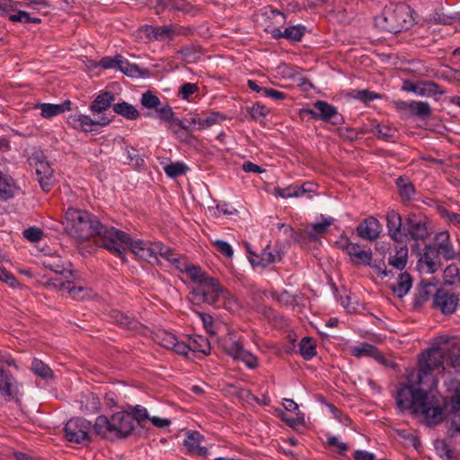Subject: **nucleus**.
<instances>
[{"mask_svg": "<svg viewBox=\"0 0 460 460\" xmlns=\"http://www.w3.org/2000/svg\"><path fill=\"white\" fill-rule=\"evenodd\" d=\"M439 214L448 224L460 227V214L450 211L447 208L439 209Z\"/></svg>", "mask_w": 460, "mask_h": 460, "instance_id": "57", "label": "nucleus"}, {"mask_svg": "<svg viewBox=\"0 0 460 460\" xmlns=\"http://www.w3.org/2000/svg\"><path fill=\"white\" fill-rule=\"evenodd\" d=\"M237 360H241L250 369H255L258 367V358L250 351L244 349Z\"/></svg>", "mask_w": 460, "mask_h": 460, "instance_id": "58", "label": "nucleus"}, {"mask_svg": "<svg viewBox=\"0 0 460 460\" xmlns=\"http://www.w3.org/2000/svg\"><path fill=\"white\" fill-rule=\"evenodd\" d=\"M126 161L124 164L131 165L135 170L141 171L146 168L144 158L138 154V151L131 146L125 147Z\"/></svg>", "mask_w": 460, "mask_h": 460, "instance_id": "34", "label": "nucleus"}, {"mask_svg": "<svg viewBox=\"0 0 460 460\" xmlns=\"http://www.w3.org/2000/svg\"><path fill=\"white\" fill-rule=\"evenodd\" d=\"M49 285H53L55 288L66 294L75 300H84L90 296L91 290L82 286H75L73 281L63 280L60 278L50 280Z\"/></svg>", "mask_w": 460, "mask_h": 460, "instance_id": "16", "label": "nucleus"}, {"mask_svg": "<svg viewBox=\"0 0 460 460\" xmlns=\"http://www.w3.org/2000/svg\"><path fill=\"white\" fill-rule=\"evenodd\" d=\"M130 413L134 416L135 426L143 420H149L150 418L147 410L141 405L135 406Z\"/></svg>", "mask_w": 460, "mask_h": 460, "instance_id": "61", "label": "nucleus"}, {"mask_svg": "<svg viewBox=\"0 0 460 460\" xmlns=\"http://www.w3.org/2000/svg\"><path fill=\"white\" fill-rule=\"evenodd\" d=\"M177 337L165 330H158L154 332V341L164 348L171 349L172 346H175L174 341Z\"/></svg>", "mask_w": 460, "mask_h": 460, "instance_id": "41", "label": "nucleus"}, {"mask_svg": "<svg viewBox=\"0 0 460 460\" xmlns=\"http://www.w3.org/2000/svg\"><path fill=\"white\" fill-rule=\"evenodd\" d=\"M382 226L375 217H367L356 227L358 236L364 240L375 241L381 233Z\"/></svg>", "mask_w": 460, "mask_h": 460, "instance_id": "17", "label": "nucleus"}, {"mask_svg": "<svg viewBox=\"0 0 460 460\" xmlns=\"http://www.w3.org/2000/svg\"><path fill=\"white\" fill-rule=\"evenodd\" d=\"M458 304V296L443 288H438L433 294V307L444 314H453Z\"/></svg>", "mask_w": 460, "mask_h": 460, "instance_id": "15", "label": "nucleus"}, {"mask_svg": "<svg viewBox=\"0 0 460 460\" xmlns=\"http://www.w3.org/2000/svg\"><path fill=\"white\" fill-rule=\"evenodd\" d=\"M270 32L272 38L276 40L284 38L289 41L299 42L302 40L305 35V27L302 24H297L288 26L284 31L280 30L278 27H274L270 30Z\"/></svg>", "mask_w": 460, "mask_h": 460, "instance_id": "20", "label": "nucleus"}, {"mask_svg": "<svg viewBox=\"0 0 460 460\" xmlns=\"http://www.w3.org/2000/svg\"><path fill=\"white\" fill-rule=\"evenodd\" d=\"M349 350L350 354L358 358L367 357L383 359V355L378 349L368 342H362L358 345L352 346Z\"/></svg>", "mask_w": 460, "mask_h": 460, "instance_id": "24", "label": "nucleus"}, {"mask_svg": "<svg viewBox=\"0 0 460 460\" xmlns=\"http://www.w3.org/2000/svg\"><path fill=\"white\" fill-rule=\"evenodd\" d=\"M349 260L354 265H370L373 260V252L370 248L364 249L358 243H354L348 253Z\"/></svg>", "mask_w": 460, "mask_h": 460, "instance_id": "21", "label": "nucleus"}, {"mask_svg": "<svg viewBox=\"0 0 460 460\" xmlns=\"http://www.w3.org/2000/svg\"><path fill=\"white\" fill-rule=\"evenodd\" d=\"M190 348L193 352H201L204 355L210 354L211 346L208 338L197 335L190 339Z\"/></svg>", "mask_w": 460, "mask_h": 460, "instance_id": "42", "label": "nucleus"}, {"mask_svg": "<svg viewBox=\"0 0 460 460\" xmlns=\"http://www.w3.org/2000/svg\"><path fill=\"white\" fill-rule=\"evenodd\" d=\"M37 108L40 110V116L47 119H51L54 117L71 110V102L66 100L61 103H39Z\"/></svg>", "mask_w": 460, "mask_h": 460, "instance_id": "22", "label": "nucleus"}, {"mask_svg": "<svg viewBox=\"0 0 460 460\" xmlns=\"http://www.w3.org/2000/svg\"><path fill=\"white\" fill-rule=\"evenodd\" d=\"M15 383L14 376L0 367V394L8 401L14 397L13 385Z\"/></svg>", "mask_w": 460, "mask_h": 460, "instance_id": "26", "label": "nucleus"}, {"mask_svg": "<svg viewBox=\"0 0 460 460\" xmlns=\"http://www.w3.org/2000/svg\"><path fill=\"white\" fill-rule=\"evenodd\" d=\"M449 349V343L444 342L439 346H433L421 353L419 360L418 383L420 385H426L427 388L435 390L438 385V379L431 374L435 369L444 370L446 352Z\"/></svg>", "mask_w": 460, "mask_h": 460, "instance_id": "7", "label": "nucleus"}, {"mask_svg": "<svg viewBox=\"0 0 460 460\" xmlns=\"http://www.w3.org/2000/svg\"><path fill=\"white\" fill-rule=\"evenodd\" d=\"M110 315L115 323L123 328L135 330L138 326V322L135 318L130 317L120 311L112 310Z\"/></svg>", "mask_w": 460, "mask_h": 460, "instance_id": "36", "label": "nucleus"}, {"mask_svg": "<svg viewBox=\"0 0 460 460\" xmlns=\"http://www.w3.org/2000/svg\"><path fill=\"white\" fill-rule=\"evenodd\" d=\"M451 404L454 411V419L450 430L460 434V387L456 390L451 399Z\"/></svg>", "mask_w": 460, "mask_h": 460, "instance_id": "39", "label": "nucleus"}, {"mask_svg": "<svg viewBox=\"0 0 460 460\" xmlns=\"http://www.w3.org/2000/svg\"><path fill=\"white\" fill-rule=\"evenodd\" d=\"M423 75L429 77H439L450 83L460 82V70L451 67H448L440 75L436 74L433 69H427Z\"/></svg>", "mask_w": 460, "mask_h": 460, "instance_id": "43", "label": "nucleus"}, {"mask_svg": "<svg viewBox=\"0 0 460 460\" xmlns=\"http://www.w3.org/2000/svg\"><path fill=\"white\" fill-rule=\"evenodd\" d=\"M226 119V116L218 111H210L208 116H207L205 119H202L200 129H207L213 125L219 123L221 120H225Z\"/></svg>", "mask_w": 460, "mask_h": 460, "instance_id": "52", "label": "nucleus"}, {"mask_svg": "<svg viewBox=\"0 0 460 460\" xmlns=\"http://www.w3.org/2000/svg\"><path fill=\"white\" fill-rule=\"evenodd\" d=\"M333 223L332 217H322L321 221L314 222L310 226V229L307 231V235L310 240H315L327 232L328 228Z\"/></svg>", "mask_w": 460, "mask_h": 460, "instance_id": "37", "label": "nucleus"}, {"mask_svg": "<svg viewBox=\"0 0 460 460\" xmlns=\"http://www.w3.org/2000/svg\"><path fill=\"white\" fill-rule=\"evenodd\" d=\"M299 353L305 360H311L316 355V341L305 336L299 343Z\"/></svg>", "mask_w": 460, "mask_h": 460, "instance_id": "38", "label": "nucleus"}, {"mask_svg": "<svg viewBox=\"0 0 460 460\" xmlns=\"http://www.w3.org/2000/svg\"><path fill=\"white\" fill-rule=\"evenodd\" d=\"M249 261L252 266L266 268L281 260L279 251L273 252L270 245H267L260 253L249 252Z\"/></svg>", "mask_w": 460, "mask_h": 460, "instance_id": "18", "label": "nucleus"}, {"mask_svg": "<svg viewBox=\"0 0 460 460\" xmlns=\"http://www.w3.org/2000/svg\"><path fill=\"white\" fill-rule=\"evenodd\" d=\"M446 91L437 83L433 81L421 80L418 82L417 96L433 97L436 95H443Z\"/></svg>", "mask_w": 460, "mask_h": 460, "instance_id": "29", "label": "nucleus"}, {"mask_svg": "<svg viewBox=\"0 0 460 460\" xmlns=\"http://www.w3.org/2000/svg\"><path fill=\"white\" fill-rule=\"evenodd\" d=\"M457 257L451 235L448 231H439L435 234L432 241L425 244L419 254L417 266L426 273H434L441 266V259L448 261Z\"/></svg>", "mask_w": 460, "mask_h": 460, "instance_id": "4", "label": "nucleus"}, {"mask_svg": "<svg viewBox=\"0 0 460 460\" xmlns=\"http://www.w3.org/2000/svg\"><path fill=\"white\" fill-rule=\"evenodd\" d=\"M188 170V167L183 163H171L164 166V172L170 178H176L180 175L184 174Z\"/></svg>", "mask_w": 460, "mask_h": 460, "instance_id": "50", "label": "nucleus"}, {"mask_svg": "<svg viewBox=\"0 0 460 460\" xmlns=\"http://www.w3.org/2000/svg\"><path fill=\"white\" fill-rule=\"evenodd\" d=\"M436 286L430 282L420 281L418 285L417 292L414 296V303L416 305H422L429 299L433 292H436Z\"/></svg>", "mask_w": 460, "mask_h": 460, "instance_id": "35", "label": "nucleus"}, {"mask_svg": "<svg viewBox=\"0 0 460 460\" xmlns=\"http://www.w3.org/2000/svg\"><path fill=\"white\" fill-rule=\"evenodd\" d=\"M212 244L217 248V250L225 255L226 258H232L234 255V250L232 246L226 241L223 240H215L212 242Z\"/></svg>", "mask_w": 460, "mask_h": 460, "instance_id": "59", "label": "nucleus"}, {"mask_svg": "<svg viewBox=\"0 0 460 460\" xmlns=\"http://www.w3.org/2000/svg\"><path fill=\"white\" fill-rule=\"evenodd\" d=\"M374 133L378 139L393 141L396 136V129L387 124H377L375 127Z\"/></svg>", "mask_w": 460, "mask_h": 460, "instance_id": "44", "label": "nucleus"}, {"mask_svg": "<svg viewBox=\"0 0 460 460\" xmlns=\"http://www.w3.org/2000/svg\"><path fill=\"white\" fill-rule=\"evenodd\" d=\"M80 409L85 414H94L101 408L99 397L93 393L84 394L80 400Z\"/></svg>", "mask_w": 460, "mask_h": 460, "instance_id": "33", "label": "nucleus"}, {"mask_svg": "<svg viewBox=\"0 0 460 460\" xmlns=\"http://www.w3.org/2000/svg\"><path fill=\"white\" fill-rule=\"evenodd\" d=\"M16 184L8 174L0 171V199L7 200L14 196Z\"/></svg>", "mask_w": 460, "mask_h": 460, "instance_id": "31", "label": "nucleus"}, {"mask_svg": "<svg viewBox=\"0 0 460 460\" xmlns=\"http://www.w3.org/2000/svg\"><path fill=\"white\" fill-rule=\"evenodd\" d=\"M396 186L403 200H411L415 194V188L407 178L399 177L396 180Z\"/></svg>", "mask_w": 460, "mask_h": 460, "instance_id": "40", "label": "nucleus"}, {"mask_svg": "<svg viewBox=\"0 0 460 460\" xmlns=\"http://www.w3.org/2000/svg\"><path fill=\"white\" fill-rule=\"evenodd\" d=\"M23 236L33 243L39 242L42 237V231L35 226L29 227L23 231Z\"/></svg>", "mask_w": 460, "mask_h": 460, "instance_id": "64", "label": "nucleus"}, {"mask_svg": "<svg viewBox=\"0 0 460 460\" xmlns=\"http://www.w3.org/2000/svg\"><path fill=\"white\" fill-rule=\"evenodd\" d=\"M159 254L162 258L168 261L169 262L173 260L176 252L171 247L164 244L161 242H155V258L156 259V255Z\"/></svg>", "mask_w": 460, "mask_h": 460, "instance_id": "49", "label": "nucleus"}, {"mask_svg": "<svg viewBox=\"0 0 460 460\" xmlns=\"http://www.w3.org/2000/svg\"><path fill=\"white\" fill-rule=\"evenodd\" d=\"M35 172L37 181L44 191H49L54 185V172L46 161H39L36 164Z\"/></svg>", "mask_w": 460, "mask_h": 460, "instance_id": "19", "label": "nucleus"}, {"mask_svg": "<svg viewBox=\"0 0 460 460\" xmlns=\"http://www.w3.org/2000/svg\"><path fill=\"white\" fill-rule=\"evenodd\" d=\"M119 66L117 69H119L120 72H122L124 75L130 76V77H137L140 74L139 67L135 65L129 63L128 59H126L123 56H119Z\"/></svg>", "mask_w": 460, "mask_h": 460, "instance_id": "45", "label": "nucleus"}, {"mask_svg": "<svg viewBox=\"0 0 460 460\" xmlns=\"http://www.w3.org/2000/svg\"><path fill=\"white\" fill-rule=\"evenodd\" d=\"M204 439V436L199 431L193 430L187 433V438L184 439V445L190 451L193 450Z\"/></svg>", "mask_w": 460, "mask_h": 460, "instance_id": "54", "label": "nucleus"}, {"mask_svg": "<svg viewBox=\"0 0 460 460\" xmlns=\"http://www.w3.org/2000/svg\"><path fill=\"white\" fill-rule=\"evenodd\" d=\"M301 113H305L314 119L322 120L333 126H341L344 123V117L337 108L325 101H316L314 103V109H303Z\"/></svg>", "mask_w": 460, "mask_h": 460, "instance_id": "11", "label": "nucleus"}, {"mask_svg": "<svg viewBox=\"0 0 460 460\" xmlns=\"http://www.w3.org/2000/svg\"><path fill=\"white\" fill-rule=\"evenodd\" d=\"M135 428L134 416L129 411L116 412L111 415V419L105 415H99L93 424L95 434L102 438H127Z\"/></svg>", "mask_w": 460, "mask_h": 460, "instance_id": "8", "label": "nucleus"}, {"mask_svg": "<svg viewBox=\"0 0 460 460\" xmlns=\"http://www.w3.org/2000/svg\"><path fill=\"white\" fill-rule=\"evenodd\" d=\"M199 319L201 320L203 326L207 332L210 334H216L215 325H214V319L213 317L206 313H198Z\"/></svg>", "mask_w": 460, "mask_h": 460, "instance_id": "63", "label": "nucleus"}, {"mask_svg": "<svg viewBox=\"0 0 460 460\" xmlns=\"http://www.w3.org/2000/svg\"><path fill=\"white\" fill-rule=\"evenodd\" d=\"M408 247L406 244L395 246L394 253L390 254L388 263L398 270H402L408 262Z\"/></svg>", "mask_w": 460, "mask_h": 460, "instance_id": "28", "label": "nucleus"}, {"mask_svg": "<svg viewBox=\"0 0 460 460\" xmlns=\"http://www.w3.org/2000/svg\"><path fill=\"white\" fill-rule=\"evenodd\" d=\"M0 280L13 288L19 286V282L15 276L3 267H0Z\"/></svg>", "mask_w": 460, "mask_h": 460, "instance_id": "60", "label": "nucleus"}, {"mask_svg": "<svg viewBox=\"0 0 460 460\" xmlns=\"http://www.w3.org/2000/svg\"><path fill=\"white\" fill-rule=\"evenodd\" d=\"M374 22L376 27L381 31L396 34L409 30L413 25L414 19L411 7L404 3H399L385 5Z\"/></svg>", "mask_w": 460, "mask_h": 460, "instance_id": "6", "label": "nucleus"}, {"mask_svg": "<svg viewBox=\"0 0 460 460\" xmlns=\"http://www.w3.org/2000/svg\"><path fill=\"white\" fill-rule=\"evenodd\" d=\"M66 232L72 237L87 240L95 236L99 246L119 252L118 242L125 241V232L102 224L98 217L87 210L69 208L65 214Z\"/></svg>", "mask_w": 460, "mask_h": 460, "instance_id": "1", "label": "nucleus"}, {"mask_svg": "<svg viewBox=\"0 0 460 460\" xmlns=\"http://www.w3.org/2000/svg\"><path fill=\"white\" fill-rule=\"evenodd\" d=\"M141 105L147 110H154L161 121L170 122L173 119V111L168 103L162 104L159 97L151 91L142 93Z\"/></svg>", "mask_w": 460, "mask_h": 460, "instance_id": "13", "label": "nucleus"}, {"mask_svg": "<svg viewBox=\"0 0 460 460\" xmlns=\"http://www.w3.org/2000/svg\"><path fill=\"white\" fill-rule=\"evenodd\" d=\"M245 349L238 341H231L225 344V350L231 358L237 360Z\"/></svg>", "mask_w": 460, "mask_h": 460, "instance_id": "51", "label": "nucleus"}, {"mask_svg": "<svg viewBox=\"0 0 460 460\" xmlns=\"http://www.w3.org/2000/svg\"><path fill=\"white\" fill-rule=\"evenodd\" d=\"M93 429L91 421L82 418H71L65 425V438L67 441L75 444H84L91 442L90 432Z\"/></svg>", "mask_w": 460, "mask_h": 460, "instance_id": "10", "label": "nucleus"}, {"mask_svg": "<svg viewBox=\"0 0 460 460\" xmlns=\"http://www.w3.org/2000/svg\"><path fill=\"white\" fill-rule=\"evenodd\" d=\"M113 111L128 120H136L140 117L137 109L131 103L121 101L112 105Z\"/></svg>", "mask_w": 460, "mask_h": 460, "instance_id": "30", "label": "nucleus"}, {"mask_svg": "<svg viewBox=\"0 0 460 460\" xmlns=\"http://www.w3.org/2000/svg\"><path fill=\"white\" fill-rule=\"evenodd\" d=\"M443 279L445 284L454 285L460 281V271L456 264L452 263L448 265L443 273Z\"/></svg>", "mask_w": 460, "mask_h": 460, "instance_id": "48", "label": "nucleus"}, {"mask_svg": "<svg viewBox=\"0 0 460 460\" xmlns=\"http://www.w3.org/2000/svg\"><path fill=\"white\" fill-rule=\"evenodd\" d=\"M31 369L35 375L44 379L51 378L53 376V371L51 368L40 359L35 358L32 361Z\"/></svg>", "mask_w": 460, "mask_h": 460, "instance_id": "46", "label": "nucleus"}, {"mask_svg": "<svg viewBox=\"0 0 460 460\" xmlns=\"http://www.w3.org/2000/svg\"><path fill=\"white\" fill-rule=\"evenodd\" d=\"M112 121V118L102 115L98 120L93 119L89 115L75 113L67 117V123L75 130L84 133L97 131L98 127H106Z\"/></svg>", "mask_w": 460, "mask_h": 460, "instance_id": "12", "label": "nucleus"}, {"mask_svg": "<svg viewBox=\"0 0 460 460\" xmlns=\"http://www.w3.org/2000/svg\"><path fill=\"white\" fill-rule=\"evenodd\" d=\"M418 101H395L394 102V107L401 112H402L405 116L412 117V114L414 112L415 103H417Z\"/></svg>", "mask_w": 460, "mask_h": 460, "instance_id": "55", "label": "nucleus"}, {"mask_svg": "<svg viewBox=\"0 0 460 460\" xmlns=\"http://www.w3.org/2000/svg\"><path fill=\"white\" fill-rule=\"evenodd\" d=\"M249 113L252 119H261L270 113V110L265 105L257 102L252 106Z\"/></svg>", "mask_w": 460, "mask_h": 460, "instance_id": "56", "label": "nucleus"}, {"mask_svg": "<svg viewBox=\"0 0 460 460\" xmlns=\"http://www.w3.org/2000/svg\"><path fill=\"white\" fill-rule=\"evenodd\" d=\"M185 273L191 282L198 284L190 294L197 303H205L210 305H215L225 289L215 278H211L199 266L190 265Z\"/></svg>", "mask_w": 460, "mask_h": 460, "instance_id": "5", "label": "nucleus"}, {"mask_svg": "<svg viewBox=\"0 0 460 460\" xmlns=\"http://www.w3.org/2000/svg\"><path fill=\"white\" fill-rule=\"evenodd\" d=\"M431 114V107L428 102L418 101L415 103L414 112L412 117H417L419 119H427Z\"/></svg>", "mask_w": 460, "mask_h": 460, "instance_id": "53", "label": "nucleus"}, {"mask_svg": "<svg viewBox=\"0 0 460 460\" xmlns=\"http://www.w3.org/2000/svg\"><path fill=\"white\" fill-rule=\"evenodd\" d=\"M120 55H116L115 57H103L100 59L98 66L104 69H112L116 68L119 66V58Z\"/></svg>", "mask_w": 460, "mask_h": 460, "instance_id": "62", "label": "nucleus"}, {"mask_svg": "<svg viewBox=\"0 0 460 460\" xmlns=\"http://www.w3.org/2000/svg\"><path fill=\"white\" fill-rule=\"evenodd\" d=\"M115 100V95L111 92H102L98 94L89 106L93 114H100L107 111Z\"/></svg>", "mask_w": 460, "mask_h": 460, "instance_id": "23", "label": "nucleus"}, {"mask_svg": "<svg viewBox=\"0 0 460 460\" xmlns=\"http://www.w3.org/2000/svg\"><path fill=\"white\" fill-rule=\"evenodd\" d=\"M387 235L394 243H402L407 239L413 241L411 252H420L419 242H425L431 232L429 220L426 216L410 213L402 223V216L395 210H389L385 216Z\"/></svg>", "mask_w": 460, "mask_h": 460, "instance_id": "3", "label": "nucleus"}, {"mask_svg": "<svg viewBox=\"0 0 460 460\" xmlns=\"http://www.w3.org/2000/svg\"><path fill=\"white\" fill-rule=\"evenodd\" d=\"M158 4L164 8L185 13H197L199 9L186 0H159Z\"/></svg>", "mask_w": 460, "mask_h": 460, "instance_id": "25", "label": "nucleus"}, {"mask_svg": "<svg viewBox=\"0 0 460 460\" xmlns=\"http://www.w3.org/2000/svg\"><path fill=\"white\" fill-rule=\"evenodd\" d=\"M41 263L45 269H49L57 274L63 275L66 271L64 261L59 255L55 253L44 255L41 259Z\"/></svg>", "mask_w": 460, "mask_h": 460, "instance_id": "32", "label": "nucleus"}, {"mask_svg": "<svg viewBox=\"0 0 460 460\" xmlns=\"http://www.w3.org/2000/svg\"><path fill=\"white\" fill-rule=\"evenodd\" d=\"M420 386L414 389L411 385H401L395 397L396 404L401 411L411 409L416 413H421L429 427L436 426L445 419L443 408L433 389L426 390L425 385Z\"/></svg>", "mask_w": 460, "mask_h": 460, "instance_id": "2", "label": "nucleus"}, {"mask_svg": "<svg viewBox=\"0 0 460 460\" xmlns=\"http://www.w3.org/2000/svg\"><path fill=\"white\" fill-rule=\"evenodd\" d=\"M447 351L450 352V355L447 358L448 365L452 367L456 372H460V344L449 343V349Z\"/></svg>", "mask_w": 460, "mask_h": 460, "instance_id": "47", "label": "nucleus"}, {"mask_svg": "<svg viewBox=\"0 0 460 460\" xmlns=\"http://www.w3.org/2000/svg\"><path fill=\"white\" fill-rule=\"evenodd\" d=\"M412 287V278L404 271L399 274L395 283L391 285V289L398 297L406 296Z\"/></svg>", "mask_w": 460, "mask_h": 460, "instance_id": "27", "label": "nucleus"}, {"mask_svg": "<svg viewBox=\"0 0 460 460\" xmlns=\"http://www.w3.org/2000/svg\"><path fill=\"white\" fill-rule=\"evenodd\" d=\"M125 234L128 238H125V241L118 242L116 245L119 252H116L112 249H108V251L119 257L123 261H127L125 257L126 246L132 253L145 261L155 258V242H146L142 239L132 240L128 234L125 232Z\"/></svg>", "mask_w": 460, "mask_h": 460, "instance_id": "9", "label": "nucleus"}, {"mask_svg": "<svg viewBox=\"0 0 460 460\" xmlns=\"http://www.w3.org/2000/svg\"><path fill=\"white\" fill-rule=\"evenodd\" d=\"M181 29V27L174 24L156 27L145 24L141 27L140 31L148 40L169 41L180 34L178 31Z\"/></svg>", "mask_w": 460, "mask_h": 460, "instance_id": "14", "label": "nucleus"}]
</instances>
